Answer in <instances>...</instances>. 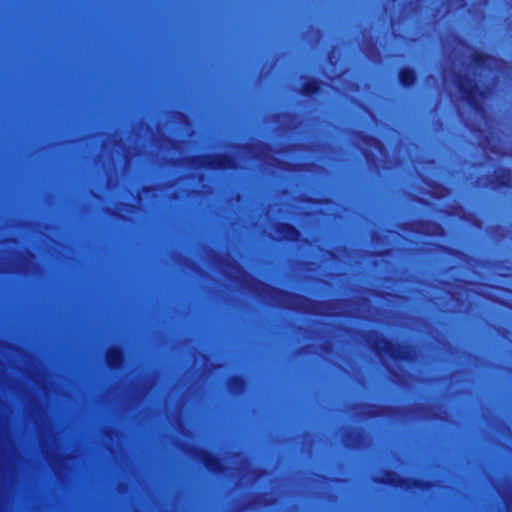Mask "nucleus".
<instances>
[{
  "mask_svg": "<svg viewBox=\"0 0 512 512\" xmlns=\"http://www.w3.org/2000/svg\"><path fill=\"white\" fill-rule=\"evenodd\" d=\"M121 359V353L117 349H112L107 354V360L111 366H117L121 362Z\"/></svg>",
  "mask_w": 512,
  "mask_h": 512,
  "instance_id": "obj_1",
  "label": "nucleus"
},
{
  "mask_svg": "<svg viewBox=\"0 0 512 512\" xmlns=\"http://www.w3.org/2000/svg\"><path fill=\"white\" fill-rule=\"evenodd\" d=\"M401 81L405 85H410L414 81V74L410 70H403L401 72Z\"/></svg>",
  "mask_w": 512,
  "mask_h": 512,
  "instance_id": "obj_2",
  "label": "nucleus"
},
{
  "mask_svg": "<svg viewBox=\"0 0 512 512\" xmlns=\"http://www.w3.org/2000/svg\"><path fill=\"white\" fill-rule=\"evenodd\" d=\"M315 90H316L315 85H314V84H310V85L308 86V90L306 91V93H311V92H313V91H315Z\"/></svg>",
  "mask_w": 512,
  "mask_h": 512,
  "instance_id": "obj_3",
  "label": "nucleus"
}]
</instances>
